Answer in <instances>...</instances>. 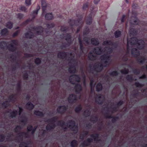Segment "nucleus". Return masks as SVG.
<instances>
[{"mask_svg": "<svg viewBox=\"0 0 147 147\" xmlns=\"http://www.w3.org/2000/svg\"><path fill=\"white\" fill-rule=\"evenodd\" d=\"M70 82L73 84H75V89L77 93H79L82 90L81 86L80 84H77L80 80V78L78 76L73 75L71 76L69 79Z\"/></svg>", "mask_w": 147, "mask_h": 147, "instance_id": "nucleus-1", "label": "nucleus"}, {"mask_svg": "<svg viewBox=\"0 0 147 147\" xmlns=\"http://www.w3.org/2000/svg\"><path fill=\"white\" fill-rule=\"evenodd\" d=\"M72 53L71 52H65L64 51H58L57 53V57L58 58L61 59H68L69 60L71 59L70 57L72 55Z\"/></svg>", "mask_w": 147, "mask_h": 147, "instance_id": "nucleus-2", "label": "nucleus"}, {"mask_svg": "<svg viewBox=\"0 0 147 147\" xmlns=\"http://www.w3.org/2000/svg\"><path fill=\"white\" fill-rule=\"evenodd\" d=\"M57 119V117H54L51 119L45 121L46 123H48L46 127V129L47 130H51L55 127V123Z\"/></svg>", "mask_w": 147, "mask_h": 147, "instance_id": "nucleus-3", "label": "nucleus"}, {"mask_svg": "<svg viewBox=\"0 0 147 147\" xmlns=\"http://www.w3.org/2000/svg\"><path fill=\"white\" fill-rule=\"evenodd\" d=\"M12 43L9 45L7 47L8 50L11 52H15L16 50V46L17 45L18 42L17 40H11Z\"/></svg>", "mask_w": 147, "mask_h": 147, "instance_id": "nucleus-4", "label": "nucleus"}, {"mask_svg": "<svg viewBox=\"0 0 147 147\" xmlns=\"http://www.w3.org/2000/svg\"><path fill=\"white\" fill-rule=\"evenodd\" d=\"M16 98V97L15 95H11L9 96L8 97V98L6 99V100L3 103V107H6L8 106L9 105V102L14 101Z\"/></svg>", "mask_w": 147, "mask_h": 147, "instance_id": "nucleus-5", "label": "nucleus"}, {"mask_svg": "<svg viewBox=\"0 0 147 147\" xmlns=\"http://www.w3.org/2000/svg\"><path fill=\"white\" fill-rule=\"evenodd\" d=\"M90 66V72L93 74H94L95 72H100L103 68V65H91Z\"/></svg>", "mask_w": 147, "mask_h": 147, "instance_id": "nucleus-6", "label": "nucleus"}, {"mask_svg": "<svg viewBox=\"0 0 147 147\" xmlns=\"http://www.w3.org/2000/svg\"><path fill=\"white\" fill-rule=\"evenodd\" d=\"M105 50H103L102 47L99 46L95 47L92 51L94 54L97 55H100L103 53Z\"/></svg>", "mask_w": 147, "mask_h": 147, "instance_id": "nucleus-7", "label": "nucleus"}, {"mask_svg": "<svg viewBox=\"0 0 147 147\" xmlns=\"http://www.w3.org/2000/svg\"><path fill=\"white\" fill-rule=\"evenodd\" d=\"M62 37L63 38H65L67 43L69 44V45H71L72 44V37L70 33H67L65 34H63Z\"/></svg>", "mask_w": 147, "mask_h": 147, "instance_id": "nucleus-8", "label": "nucleus"}, {"mask_svg": "<svg viewBox=\"0 0 147 147\" xmlns=\"http://www.w3.org/2000/svg\"><path fill=\"white\" fill-rule=\"evenodd\" d=\"M110 58V55L105 53L101 55L100 59L102 62L106 63L105 64H111L110 63L106 64L109 60Z\"/></svg>", "mask_w": 147, "mask_h": 147, "instance_id": "nucleus-9", "label": "nucleus"}, {"mask_svg": "<svg viewBox=\"0 0 147 147\" xmlns=\"http://www.w3.org/2000/svg\"><path fill=\"white\" fill-rule=\"evenodd\" d=\"M74 123V121H71V122L68 123L67 126L70 128L71 130L74 131V133H76L78 130V127L77 126L75 125Z\"/></svg>", "mask_w": 147, "mask_h": 147, "instance_id": "nucleus-10", "label": "nucleus"}, {"mask_svg": "<svg viewBox=\"0 0 147 147\" xmlns=\"http://www.w3.org/2000/svg\"><path fill=\"white\" fill-rule=\"evenodd\" d=\"M137 48L139 50L143 49L145 47V42L143 40L138 39L136 44Z\"/></svg>", "mask_w": 147, "mask_h": 147, "instance_id": "nucleus-11", "label": "nucleus"}, {"mask_svg": "<svg viewBox=\"0 0 147 147\" xmlns=\"http://www.w3.org/2000/svg\"><path fill=\"white\" fill-rule=\"evenodd\" d=\"M138 39L136 37H132L130 38L129 40H127V46H128L129 44L131 45H136Z\"/></svg>", "mask_w": 147, "mask_h": 147, "instance_id": "nucleus-12", "label": "nucleus"}, {"mask_svg": "<svg viewBox=\"0 0 147 147\" xmlns=\"http://www.w3.org/2000/svg\"><path fill=\"white\" fill-rule=\"evenodd\" d=\"M32 28L36 32V33L39 35H41L43 32V28L42 26L34 27Z\"/></svg>", "mask_w": 147, "mask_h": 147, "instance_id": "nucleus-13", "label": "nucleus"}, {"mask_svg": "<svg viewBox=\"0 0 147 147\" xmlns=\"http://www.w3.org/2000/svg\"><path fill=\"white\" fill-rule=\"evenodd\" d=\"M131 54L134 57H137L140 55V52L136 48H133L131 50Z\"/></svg>", "mask_w": 147, "mask_h": 147, "instance_id": "nucleus-14", "label": "nucleus"}, {"mask_svg": "<svg viewBox=\"0 0 147 147\" xmlns=\"http://www.w3.org/2000/svg\"><path fill=\"white\" fill-rule=\"evenodd\" d=\"M18 111L17 112L16 110H14L10 114V117L13 118L14 117L17 115L18 113H19V115H20L21 113L22 112V109L20 107H18Z\"/></svg>", "mask_w": 147, "mask_h": 147, "instance_id": "nucleus-15", "label": "nucleus"}, {"mask_svg": "<svg viewBox=\"0 0 147 147\" xmlns=\"http://www.w3.org/2000/svg\"><path fill=\"white\" fill-rule=\"evenodd\" d=\"M104 100V97L102 95H97L95 100L96 102L98 104H101Z\"/></svg>", "mask_w": 147, "mask_h": 147, "instance_id": "nucleus-16", "label": "nucleus"}, {"mask_svg": "<svg viewBox=\"0 0 147 147\" xmlns=\"http://www.w3.org/2000/svg\"><path fill=\"white\" fill-rule=\"evenodd\" d=\"M77 100L76 96L73 94H71L69 96L68 100L69 102L70 103H72L75 102Z\"/></svg>", "mask_w": 147, "mask_h": 147, "instance_id": "nucleus-17", "label": "nucleus"}, {"mask_svg": "<svg viewBox=\"0 0 147 147\" xmlns=\"http://www.w3.org/2000/svg\"><path fill=\"white\" fill-rule=\"evenodd\" d=\"M106 50L105 52L107 54L110 55V54L113 52L114 50V48L113 47H105V48L103 49V50Z\"/></svg>", "mask_w": 147, "mask_h": 147, "instance_id": "nucleus-18", "label": "nucleus"}, {"mask_svg": "<svg viewBox=\"0 0 147 147\" xmlns=\"http://www.w3.org/2000/svg\"><path fill=\"white\" fill-rule=\"evenodd\" d=\"M25 37L28 39H30L34 37V34L31 30H29L25 33Z\"/></svg>", "mask_w": 147, "mask_h": 147, "instance_id": "nucleus-19", "label": "nucleus"}, {"mask_svg": "<svg viewBox=\"0 0 147 147\" xmlns=\"http://www.w3.org/2000/svg\"><path fill=\"white\" fill-rule=\"evenodd\" d=\"M78 18L76 20H74V24L76 26L78 25V23L81 21L83 19V16L82 15L78 14L77 15Z\"/></svg>", "mask_w": 147, "mask_h": 147, "instance_id": "nucleus-20", "label": "nucleus"}, {"mask_svg": "<svg viewBox=\"0 0 147 147\" xmlns=\"http://www.w3.org/2000/svg\"><path fill=\"white\" fill-rule=\"evenodd\" d=\"M136 58L137 61L138 62L142 64L144 63L146 60L145 57L144 56H139Z\"/></svg>", "mask_w": 147, "mask_h": 147, "instance_id": "nucleus-21", "label": "nucleus"}, {"mask_svg": "<svg viewBox=\"0 0 147 147\" xmlns=\"http://www.w3.org/2000/svg\"><path fill=\"white\" fill-rule=\"evenodd\" d=\"M66 107L64 106H61L58 107L57 109V112L59 113H63L66 111Z\"/></svg>", "mask_w": 147, "mask_h": 147, "instance_id": "nucleus-22", "label": "nucleus"}, {"mask_svg": "<svg viewBox=\"0 0 147 147\" xmlns=\"http://www.w3.org/2000/svg\"><path fill=\"white\" fill-rule=\"evenodd\" d=\"M139 20L137 17H135L134 19L132 18L130 21V23L131 25H137L138 24Z\"/></svg>", "mask_w": 147, "mask_h": 147, "instance_id": "nucleus-23", "label": "nucleus"}, {"mask_svg": "<svg viewBox=\"0 0 147 147\" xmlns=\"http://www.w3.org/2000/svg\"><path fill=\"white\" fill-rule=\"evenodd\" d=\"M129 33L130 36L136 35L137 34V30L134 28H131L129 29Z\"/></svg>", "mask_w": 147, "mask_h": 147, "instance_id": "nucleus-24", "label": "nucleus"}, {"mask_svg": "<svg viewBox=\"0 0 147 147\" xmlns=\"http://www.w3.org/2000/svg\"><path fill=\"white\" fill-rule=\"evenodd\" d=\"M92 16L91 14L90 13L89 15L86 20V24L87 25H90L92 23Z\"/></svg>", "mask_w": 147, "mask_h": 147, "instance_id": "nucleus-25", "label": "nucleus"}, {"mask_svg": "<svg viewBox=\"0 0 147 147\" xmlns=\"http://www.w3.org/2000/svg\"><path fill=\"white\" fill-rule=\"evenodd\" d=\"M93 53L92 51L89 53L88 56V60L90 61H93L94 59L96 56L93 54Z\"/></svg>", "mask_w": 147, "mask_h": 147, "instance_id": "nucleus-26", "label": "nucleus"}, {"mask_svg": "<svg viewBox=\"0 0 147 147\" xmlns=\"http://www.w3.org/2000/svg\"><path fill=\"white\" fill-rule=\"evenodd\" d=\"M91 40L92 44L94 46H98L99 44V42L97 38H92Z\"/></svg>", "mask_w": 147, "mask_h": 147, "instance_id": "nucleus-27", "label": "nucleus"}, {"mask_svg": "<svg viewBox=\"0 0 147 147\" xmlns=\"http://www.w3.org/2000/svg\"><path fill=\"white\" fill-rule=\"evenodd\" d=\"M45 18L47 20H51L53 19L54 16L52 13H48L46 14Z\"/></svg>", "mask_w": 147, "mask_h": 147, "instance_id": "nucleus-28", "label": "nucleus"}, {"mask_svg": "<svg viewBox=\"0 0 147 147\" xmlns=\"http://www.w3.org/2000/svg\"><path fill=\"white\" fill-rule=\"evenodd\" d=\"M51 52H52L51 50L48 49H45L44 48L41 50L40 51V53L43 54H47L49 53H51Z\"/></svg>", "mask_w": 147, "mask_h": 147, "instance_id": "nucleus-29", "label": "nucleus"}, {"mask_svg": "<svg viewBox=\"0 0 147 147\" xmlns=\"http://www.w3.org/2000/svg\"><path fill=\"white\" fill-rule=\"evenodd\" d=\"M39 55L38 54H36V53L34 54H28L27 53H25L24 54V57L25 58H28L32 57H33L34 56H38Z\"/></svg>", "mask_w": 147, "mask_h": 147, "instance_id": "nucleus-30", "label": "nucleus"}, {"mask_svg": "<svg viewBox=\"0 0 147 147\" xmlns=\"http://www.w3.org/2000/svg\"><path fill=\"white\" fill-rule=\"evenodd\" d=\"M20 119V120L21 123L23 124V125L26 123L27 119L25 117L23 116L21 117Z\"/></svg>", "mask_w": 147, "mask_h": 147, "instance_id": "nucleus-31", "label": "nucleus"}, {"mask_svg": "<svg viewBox=\"0 0 147 147\" xmlns=\"http://www.w3.org/2000/svg\"><path fill=\"white\" fill-rule=\"evenodd\" d=\"M76 70L74 65L70 66L69 69V71L71 73H74L76 72Z\"/></svg>", "mask_w": 147, "mask_h": 147, "instance_id": "nucleus-32", "label": "nucleus"}, {"mask_svg": "<svg viewBox=\"0 0 147 147\" xmlns=\"http://www.w3.org/2000/svg\"><path fill=\"white\" fill-rule=\"evenodd\" d=\"M19 136L18 137V139H22L23 138L27 137V134L24 133H20L18 134Z\"/></svg>", "mask_w": 147, "mask_h": 147, "instance_id": "nucleus-33", "label": "nucleus"}, {"mask_svg": "<svg viewBox=\"0 0 147 147\" xmlns=\"http://www.w3.org/2000/svg\"><path fill=\"white\" fill-rule=\"evenodd\" d=\"M6 26L7 28L11 29L13 27V23L10 21H8L6 24Z\"/></svg>", "mask_w": 147, "mask_h": 147, "instance_id": "nucleus-34", "label": "nucleus"}, {"mask_svg": "<svg viewBox=\"0 0 147 147\" xmlns=\"http://www.w3.org/2000/svg\"><path fill=\"white\" fill-rule=\"evenodd\" d=\"M26 107L27 109L30 110L32 109L34 107V105L30 102H28L26 105Z\"/></svg>", "mask_w": 147, "mask_h": 147, "instance_id": "nucleus-35", "label": "nucleus"}, {"mask_svg": "<svg viewBox=\"0 0 147 147\" xmlns=\"http://www.w3.org/2000/svg\"><path fill=\"white\" fill-rule=\"evenodd\" d=\"M70 45H69V44L66 42H63L60 45V48L61 49H63L64 48H65L69 46Z\"/></svg>", "mask_w": 147, "mask_h": 147, "instance_id": "nucleus-36", "label": "nucleus"}, {"mask_svg": "<svg viewBox=\"0 0 147 147\" xmlns=\"http://www.w3.org/2000/svg\"><path fill=\"white\" fill-rule=\"evenodd\" d=\"M17 54V53L15 52L10 55V58L12 60L14 61L16 60Z\"/></svg>", "mask_w": 147, "mask_h": 147, "instance_id": "nucleus-37", "label": "nucleus"}, {"mask_svg": "<svg viewBox=\"0 0 147 147\" xmlns=\"http://www.w3.org/2000/svg\"><path fill=\"white\" fill-rule=\"evenodd\" d=\"M90 32V30L88 27H86L84 28L83 32L84 35H87L89 34Z\"/></svg>", "mask_w": 147, "mask_h": 147, "instance_id": "nucleus-38", "label": "nucleus"}, {"mask_svg": "<svg viewBox=\"0 0 147 147\" xmlns=\"http://www.w3.org/2000/svg\"><path fill=\"white\" fill-rule=\"evenodd\" d=\"M8 31L6 28H4L2 30L1 32V34L2 36H5L6 34L8 33Z\"/></svg>", "mask_w": 147, "mask_h": 147, "instance_id": "nucleus-39", "label": "nucleus"}, {"mask_svg": "<svg viewBox=\"0 0 147 147\" xmlns=\"http://www.w3.org/2000/svg\"><path fill=\"white\" fill-rule=\"evenodd\" d=\"M34 61L35 64H41L42 59L38 57L34 59Z\"/></svg>", "mask_w": 147, "mask_h": 147, "instance_id": "nucleus-40", "label": "nucleus"}, {"mask_svg": "<svg viewBox=\"0 0 147 147\" xmlns=\"http://www.w3.org/2000/svg\"><path fill=\"white\" fill-rule=\"evenodd\" d=\"M121 32L119 30L116 31L114 32V35L115 38H118L121 35Z\"/></svg>", "mask_w": 147, "mask_h": 147, "instance_id": "nucleus-41", "label": "nucleus"}, {"mask_svg": "<svg viewBox=\"0 0 147 147\" xmlns=\"http://www.w3.org/2000/svg\"><path fill=\"white\" fill-rule=\"evenodd\" d=\"M60 30L61 32H66L68 31V28L64 26H61Z\"/></svg>", "mask_w": 147, "mask_h": 147, "instance_id": "nucleus-42", "label": "nucleus"}, {"mask_svg": "<svg viewBox=\"0 0 147 147\" xmlns=\"http://www.w3.org/2000/svg\"><path fill=\"white\" fill-rule=\"evenodd\" d=\"M112 41L111 40H106L103 42V45L104 46H108L111 45Z\"/></svg>", "mask_w": 147, "mask_h": 147, "instance_id": "nucleus-43", "label": "nucleus"}, {"mask_svg": "<svg viewBox=\"0 0 147 147\" xmlns=\"http://www.w3.org/2000/svg\"><path fill=\"white\" fill-rule=\"evenodd\" d=\"M91 137L94 139V141L96 142L99 140L98 135L97 134L92 135L91 136Z\"/></svg>", "mask_w": 147, "mask_h": 147, "instance_id": "nucleus-44", "label": "nucleus"}, {"mask_svg": "<svg viewBox=\"0 0 147 147\" xmlns=\"http://www.w3.org/2000/svg\"><path fill=\"white\" fill-rule=\"evenodd\" d=\"M46 26L48 29H51L53 28L55 26V24L53 23L50 24H46Z\"/></svg>", "mask_w": 147, "mask_h": 147, "instance_id": "nucleus-45", "label": "nucleus"}, {"mask_svg": "<svg viewBox=\"0 0 147 147\" xmlns=\"http://www.w3.org/2000/svg\"><path fill=\"white\" fill-rule=\"evenodd\" d=\"M89 7V3L88 2H86L84 3L82 7V9L83 10H85L88 9Z\"/></svg>", "mask_w": 147, "mask_h": 147, "instance_id": "nucleus-46", "label": "nucleus"}, {"mask_svg": "<svg viewBox=\"0 0 147 147\" xmlns=\"http://www.w3.org/2000/svg\"><path fill=\"white\" fill-rule=\"evenodd\" d=\"M58 123L61 126L63 129H64L65 130L66 129V127H65V126H66V125L65 124L63 121H58Z\"/></svg>", "mask_w": 147, "mask_h": 147, "instance_id": "nucleus-47", "label": "nucleus"}, {"mask_svg": "<svg viewBox=\"0 0 147 147\" xmlns=\"http://www.w3.org/2000/svg\"><path fill=\"white\" fill-rule=\"evenodd\" d=\"M30 143V142H27V144L25 142H22L20 144L19 147H28L27 145L29 144Z\"/></svg>", "mask_w": 147, "mask_h": 147, "instance_id": "nucleus-48", "label": "nucleus"}, {"mask_svg": "<svg viewBox=\"0 0 147 147\" xmlns=\"http://www.w3.org/2000/svg\"><path fill=\"white\" fill-rule=\"evenodd\" d=\"M102 85L100 83L98 84L96 86V90L97 91H99L102 89Z\"/></svg>", "mask_w": 147, "mask_h": 147, "instance_id": "nucleus-49", "label": "nucleus"}, {"mask_svg": "<svg viewBox=\"0 0 147 147\" xmlns=\"http://www.w3.org/2000/svg\"><path fill=\"white\" fill-rule=\"evenodd\" d=\"M92 141V139H88L87 141H86V142H85L83 144V145H88L89 144L90 142H91Z\"/></svg>", "mask_w": 147, "mask_h": 147, "instance_id": "nucleus-50", "label": "nucleus"}, {"mask_svg": "<svg viewBox=\"0 0 147 147\" xmlns=\"http://www.w3.org/2000/svg\"><path fill=\"white\" fill-rule=\"evenodd\" d=\"M24 16L23 14L21 13H19L17 15V18L20 20H21Z\"/></svg>", "mask_w": 147, "mask_h": 147, "instance_id": "nucleus-51", "label": "nucleus"}, {"mask_svg": "<svg viewBox=\"0 0 147 147\" xmlns=\"http://www.w3.org/2000/svg\"><path fill=\"white\" fill-rule=\"evenodd\" d=\"M34 113L35 115L38 116H41L43 115L42 113L39 111H35Z\"/></svg>", "mask_w": 147, "mask_h": 147, "instance_id": "nucleus-52", "label": "nucleus"}, {"mask_svg": "<svg viewBox=\"0 0 147 147\" xmlns=\"http://www.w3.org/2000/svg\"><path fill=\"white\" fill-rule=\"evenodd\" d=\"M132 9H137L139 7L138 4L134 3L132 5Z\"/></svg>", "mask_w": 147, "mask_h": 147, "instance_id": "nucleus-53", "label": "nucleus"}, {"mask_svg": "<svg viewBox=\"0 0 147 147\" xmlns=\"http://www.w3.org/2000/svg\"><path fill=\"white\" fill-rule=\"evenodd\" d=\"M5 45L6 43L5 42H1L0 43V48L2 49H4Z\"/></svg>", "mask_w": 147, "mask_h": 147, "instance_id": "nucleus-54", "label": "nucleus"}, {"mask_svg": "<svg viewBox=\"0 0 147 147\" xmlns=\"http://www.w3.org/2000/svg\"><path fill=\"white\" fill-rule=\"evenodd\" d=\"M20 30H18L12 34V36L13 37H15L17 36L18 34L20 33Z\"/></svg>", "mask_w": 147, "mask_h": 147, "instance_id": "nucleus-55", "label": "nucleus"}, {"mask_svg": "<svg viewBox=\"0 0 147 147\" xmlns=\"http://www.w3.org/2000/svg\"><path fill=\"white\" fill-rule=\"evenodd\" d=\"M74 20H69V21L68 22L70 26L72 27L74 24Z\"/></svg>", "mask_w": 147, "mask_h": 147, "instance_id": "nucleus-56", "label": "nucleus"}, {"mask_svg": "<svg viewBox=\"0 0 147 147\" xmlns=\"http://www.w3.org/2000/svg\"><path fill=\"white\" fill-rule=\"evenodd\" d=\"M80 52L81 53H83L84 49H85V47L83 45V44L80 45Z\"/></svg>", "mask_w": 147, "mask_h": 147, "instance_id": "nucleus-57", "label": "nucleus"}, {"mask_svg": "<svg viewBox=\"0 0 147 147\" xmlns=\"http://www.w3.org/2000/svg\"><path fill=\"white\" fill-rule=\"evenodd\" d=\"M118 45V43L117 42H113L112 41L111 45L113 47H114L115 48H116Z\"/></svg>", "mask_w": 147, "mask_h": 147, "instance_id": "nucleus-58", "label": "nucleus"}, {"mask_svg": "<svg viewBox=\"0 0 147 147\" xmlns=\"http://www.w3.org/2000/svg\"><path fill=\"white\" fill-rule=\"evenodd\" d=\"M77 145V141L76 140H73L71 144V146L72 147L76 146Z\"/></svg>", "mask_w": 147, "mask_h": 147, "instance_id": "nucleus-59", "label": "nucleus"}, {"mask_svg": "<svg viewBox=\"0 0 147 147\" xmlns=\"http://www.w3.org/2000/svg\"><path fill=\"white\" fill-rule=\"evenodd\" d=\"M81 109V105L79 106L76 107V108L75 111L76 113L78 112Z\"/></svg>", "mask_w": 147, "mask_h": 147, "instance_id": "nucleus-60", "label": "nucleus"}, {"mask_svg": "<svg viewBox=\"0 0 147 147\" xmlns=\"http://www.w3.org/2000/svg\"><path fill=\"white\" fill-rule=\"evenodd\" d=\"M128 70L126 69H122L121 71V72L123 74H126L128 73Z\"/></svg>", "mask_w": 147, "mask_h": 147, "instance_id": "nucleus-61", "label": "nucleus"}, {"mask_svg": "<svg viewBox=\"0 0 147 147\" xmlns=\"http://www.w3.org/2000/svg\"><path fill=\"white\" fill-rule=\"evenodd\" d=\"M93 80H90V86H91V92H92L93 91V90H92V88L94 87V86H93L92 85L93 83Z\"/></svg>", "mask_w": 147, "mask_h": 147, "instance_id": "nucleus-62", "label": "nucleus"}, {"mask_svg": "<svg viewBox=\"0 0 147 147\" xmlns=\"http://www.w3.org/2000/svg\"><path fill=\"white\" fill-rule=\"evenodd\" d=\"M47 6V5H45V6H42V9L43 13H44L45 12V10Z\"/></svg>", "mask_w": 147, "mask_h": 147, "instance_id": "nucleus-63", "label": "nucleus"}, {"mask_svg": "<svg viewBox=\"0 0 147 147\" xmlns=\"http://www.w3.org/2000/svg\"><path fill=\"white\" fill-rule=\"evenodd\" d=\"M90 112L88 110H86L84 112V114L86 116H87L89 115Z\"/></svg>", "mask_w": 147, "mask_h": 147, "instance_id": "nucleus-64", "label": "nucleus"}]
</instances>
